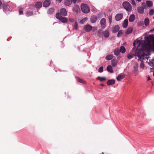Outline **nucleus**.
Returning <instances> with one entry per match:
<instances>
[{
	"label": "nucleus",
	"instance_id": "f257e3e1",
	"mask_svg": "<svg viewBox=\"0 0 154 154\" xmlns=\"http://www.w3.org/2000/svg\"><path fill=\"white\" fill-rule=\"evenodd\" d=\"M154 35H149L147 37H145L146 41L147 43L143 45L142 47L141 50L138 52L137 49L135 50L136 52L135 54L132 53H130L127 56L128 59L130 60L134 56H137L136 55L138 53L146 52L149 53L151 50L154 51Z\"/></svg>",
	"mask_w": 154,
	"mask_h": 154
},
{
	"label": "nucleus",
	"instance_id": "f03ea898",
	"mask_svg": "<svg viewBox=\"0 0 154 154\" xmlns=\"http://www.w3.org/2000/svg\"><path fill=\"white\" fill-rule=\"evenodd\" d=\"M139 58L138 59V61H140L141 63L140 65V68L143 69L144 67V64L143 62V60H148V58L147 54H145L144 52L142 51V52L138 53L136 55Z\"/></svg>",
	"mask_w": 154,
	"mask_h": 154
},
{
	"label": "nucleus",
	"instance_id": "7ed1b4c3",
	"mask_svg": "<svg viewBox=\"0 0 154 154\" xmlns=\"http://www.w3.org/2000/svg\"><path fill=\"white\" fill-rule=\"evenodd\" d=\"M122 6L127 11L130 12L132 11V7L128 2L127 1L123 2L122 3Z\"/></svg>",
	"mask_w": 154,
	"mask_h": 154
},
{
	"label": "nucleus",
	"instance_id": "20e7f679",
	"mask_svg": "<svg viewBox=\"0 0 154 154\" xmlns=\"http://www.w3.org/2000/svg\"><path fill=\"white\" fill-rule=\"evenodd\" d=\"M81 8L82 11L85 13H88L90 12V8L86 4H82L81 5Z\"/></svg>",
	"mask_w": 154,
	"mask_h": 154
},
{
	"label": "nucleus",
	"instance_id": "39448f33",
	"mask_svg": "<svg viewBox=\"0 0 154 154\" xmlns=\"http://www.w3.org/2000/svg\"><path fill=\"white\" fill-rule=\"evenodd\" d=\"M56 18L58 19L62 23H66L67 22V20L66 17H63L60 15L59 13H57L56 15Z\"/></svg>",
	"mask_w": 154,
	"mask_h": 154
},
{
	"label": "nucleus",
	"instance_id": "423d86ee",
	"mask_svg": "<svg viewBox=\"0 0 154 154\" xmlns=\"http://www.w3.org/2000/svg\"><path fill=\"white\" fill-rule=\"evenodd\" d=\"M138 66V64L137 63H135L133 66L134 69L132 70V73L135 76H137L139 74Z\"/></svg>",
	"mask_w": 154,
	"mask_h": 154
},
{
	"label": "nucleus",
	"instance_id": "0eeeda50",
	"mask_svg": "<svg viewBox=\"0 0 154 154\" xmlns=\"http://www.w3.org/2000/svg\"><path fill=\"white\" fill-rule=\"evenodd\" d=\"M100 23L101 25V28L102 29H104L106 26V19L105 18H102L100 21Z\"/></svg>",
	"mask_w": 154,
	"mask_h": 154
},
{
	"label": "nucleus",
	"instance_id": "6e6552de",
	"mask_svg": "<svg viewBox=\"0 0 154 154\" xmlns=\"http://www.w3.org/2000/svg\"><path fill=\"white\" fill-rule=\"evenodd\" d=\"M92 27L90 25H86L84 27V29L87 32H90L92 30Z\"/></svg>",
	"mask_w": 154,
	"mask_h": 154
},
{
	"label": "nucleus",
	"instance_id": "1a4fd4ad",
	"mask_svg": "<svg viewBox=\"0 0 154 154\" xmlns=\"http://www.w3.org/2000/svg\"><path fill=\"white\" fill-rule=\"evenodd\" d=\"M60 13L59 14L60 16L62 15L65 16H66L67 14V12L65 8H63L60 9Z\"/></svg>",
	"mask_w": 154,
	"mask_h": 154
},
{
	"label": "nucleus",
	"instance_id": "9d476101",
	"mask_svg": "<svg viewBox=\"0 0 154 154\" xmlns=\"http://www.w3.org/2000/svg\"><path fill=\"white\" fill-rule=\"evenodd\" d=\"M123 15L122 14H117L115 17V19L116 21H118L122 19Z\"/></svg>",
	"mask_w": 154,
	"mask_h": 154
},
{
	"label": "nucleus",
	"instance_id": "9b49d317",
	"mask_svg": "<svg viewBox=\"0 0 154 154\" xmlns=\"http://www.w3.org/2000/svg\"><path fill=\"white\" fill-rule=\"evenodd\" d=\"M125 76V75L123 73L120 74L116 78L118 81H121L123 79Z\"/></svg>",
	"mask_w": 154,
	"mask_h": 154
},
{
	"label": "nucleus",
	"instance_id": "f8f14e48",
	"mask_svg": "<svg viewBox=\"0 0 154 154\" xmlns=\"http://www.w3.org/2000/svg\"><path fill=\"white\" fill-rule=\"evenodd\" d=\"M119 29V26L116 25L115 26L112 27V31L113 32H117Z\"/></svg>",
	"mask_w": 154,
	"mask_h": 154
},
{
	"label": "nucleus",
	"instance_id": "ddd939ff",
	"mask_svg": "<svg viewBox=\"0 0 154 154\" xmlns=\"http://www.w3.org/2000/svg\"><path fill=\"white\" fill-rule=\"evenodd\" d=\"M137 12L140 14H142L144 12L143 8L142 7H139L137 8Z\"/></svg>",
	"mask_w": 154,
	"mask_h": 154
},
{
	"label": "nucleus",
	"instance_id": "4468645a",
	"mask_svg": "<svg viewBox=\"0 0 154 154\" xmlns=\"http://www.w3.org/2000/svg\"><path fill=\"white\" fill-rule=\"evenodd\" d=\"M50 0H46L43 3V6L45 7H47L50 5Z\"/></svg>",
	"mask_w": 154,
	"mask_h": 154
},
{
	"label": "nucleus",
	"instance_id": "2eb2a0df",
	"mask_svg": "<svg viewBox=\"0 0 154 154\" xmlns=\"http://www.w3.org/2000/svg\"><path fill=\"white\" fill-rule=\"evenodd\" d=\"M97 17L95 15H92L91 18V21L92 23H95L97 21Z\"/></svg>",
	"mask_w": 154,
	"mask_h": 154
},
{
	"label": "nucleus",
	"instance_id": "dca6fc26",
	"mask_svg": "<svg viewBox=\"0 0 154 154\" xmlns=\"http://www.w3.org/2000/svg\"><path fill=\"white\" fill-rule=\"evenodd\" d=\"M115 82V81L114 79H110L107 81V84L108 85H112L114 84Z\"/></svg>",
	"mask_w": 154,
	"mask_h": 154
},
{
	"label": "nucleus",
	"instance_id": "f3484780",
	"mask_svg": "<svg viewBox=\"0 0 154 154\" xmlns=\"http://www.w3.org/2000/svg\"><path fill=\"white\" fill-rule=\"evenodd\" d=\"M135 16L134 14H132L131 15L129 18V21L131 22H133L135 20Z\"/></svg>",
	"mask_w": 154,
	"mask_h": 154
},
{
	"label": "nucleus",
	"instance_id": "a211bd4d",
	"mask_svg": "<svg viewBox=\"0 0 154 154\" xmlns=\"http://www.w3.org/2000/svg\"><path fill=\"white\" fill-rule=\"evenodd\" d=\"M118 61L117 60L114 59L111 61V63L112 66L113 67H115L117 66Z\"/></svg>",
	"mask_w": 154,
	"mask_h": 154
},
{
	"label": "nucleus",
	"instance_id": "6ab92c4d",
	"mask_svg": "<svg viewBox=\"0 0 154 154\" xmlns=\"http://www.w3.org/2000/svg\"><path fill=\"white\" fill-rule=\"evenodd\" d=\"M133 30V29L132 27H129L125 31V33L127 34H130L132 32Z\"/></svg>",
	"mask_w": 154,
	"mask_h": 154
},
{
	"label": "nucleus",
	"instance_id": "aec40b11",
	"mask_svg": "<svg viewBox=\"0 0 154 154\" xmlns=\"http://www.w3.org/2000/svg\"><path fill=\"white\" fill-rule=\"evenodd\" d=\"M146 3L147 7L149 8L151 7L153 5V3L151 1H146Z\"/></svg>",
	"mask_w": 154,
	"mask_h": 154
},
{
	"label": "nucleus",
	"instance_id": "412c9836",
	"mask_svg": "<svg viewBox=\"0 0 154 154\" xmlns=\"http://www.w3.org/2000/svg\"><path fill=\"white\" fill-rule=\"evenodd\" d=\"M80 10V8L79 6L76 5L74 6L73 8L74 11L76 13H77Z\"/></svg>",
	"mask_w": 154,
	"mask_h": 154
},
{
	"label": "nucleus",
	"instance_id": "4be33fe9",
	"mask_svg": "<svg viewBox=\"0 0 154 154\" xmlns=\"http://www.w3.org/2000/svg\"><path fill=\"white\" fill-rule=\"evenodd\" d=\"M107 71L111 73H112L113 72L112 67L111 65H108L107 67Z\"/></svg>",
	"mask_w": 154,
	"mask_h": 154
},
{
	"label": "nucleus",
	"instance_id": "5701e85b",
	"mask_svg": "<svg viewBox=\"0 0 154 154\" xmlns=\"http://www.w3.org/2000/svg\"><path fill=\"white\" fill-rule=\"evenodd\" d=\"M128 20L127 19H125L122 24V26L124 28H126L128 26Z\"/></svg>",
	"mask_w": 154,
	"mask_h": 154
},
{
	"label": "nucleus",
	"instance_id": "b1692460",
	"mask_svg": "<svg viewBox=\"0 0 154 154\" xmlns=\"http://www.w3.org/2000/svg\"><path fill=\"white\" fill-rule=\"evenodd\" d=\"M54 8H51L48 10L47 13L48 14H51L54 12Z\"/></svg>",
	"mask_w": 154,
	"mask_h": 154
},
{
	"label": "nucleus",
	"instance_id": "393cba45",
	"mask_svg": "<svg viewBox=\"0 0 154 154\" xmlns=\"http://www.w3.org/2000/svg\"><path fill=\"white\" fill-rule=\"evenodd\" d=\"M148 64L150 66L154 67V61H153V59L149 60Z\"/></svg>",
	"mask_w": 154,
	"mask_h": 154
},
{
	"label": "nucleus",
	"instance_id": "a878e982",
	"mask_svg": "<svg viewBox=\"0 0 154 154\" xmlns=\"http://www.w3.org/2000/svg\"><path fill=\"white\" fill-rule=\"evenodd\" d=\"M103 35L105 37H108L109 36V33L108 30H106L103 32Z\"/></svg>",
	"mask_w": 154,
	"mask_h": 154
},
{
	"label": "nucleus",
	"instance_id": "bb28decb",
	"mask_svg": "<svg viewBox=\"0 0 154 154\" xmlns=\"http://www.w3.org/2000/svg\"><path fill=\"white\" fill-rule=\"evenodd\" d=\"M119 51L120 52L122 53H124L126 51V49L124 46H122L120 48Z\"/></svg>",
	"mask_w": 154,
	"mask_h": 154
},
{
	"label": "nucleus",
	"instance_id": "cd10ccee",
	"mask_svg": "<svg viewBox=\"0 0 154 154\" xmlns=\"http://www.w3.org/2000/svg\"><path fill=\"white\" fill-rule=\"evenodd\" d=\"M149 23V19L148 18H146L144 20V24L145 25L147 26L148 25Z\"/></svg>",
	"mask_w": 154,
	"mask_h": 154
},
{
	"label": "nucleus",
	"instance_id": "c85d7f7f",
	"mask_svg": "<svg viewBox=\"0 0 154 154\" xmlns=\"http://www.w3.org/2000/svg\"><path fill=\"white\" fill-rule=\"evenodd\" d=\"M113 57V55L112 54H110L108 55L106 57V59L107 60H111Z\"/></svg>",
	"mask_w": 154,
	"mask_h": 154
},
{
	"label": "nucleus",
	"instance_id": "c756f323",
	"mask_svg": "<svg viewBox=\"0 0 154 154\" xmlns=\"http://www.w3.org/2000/svg\"><path fill=\"white\" fill-rule=\"evenodd\" d=\"M76 79L77 81H78L80 83H82L83 84H85V81L79 78H78L76 77Z\"/></svg>",
	"mask_w": 154,
	"mask_h": 154
},
{
	"label": "nucleus",
	"instance_id": "7c9ffc66",
	"mask_svg": "<svg viewBox=\"0 0 154 154\" xmlns=\"http://www.w3.org/2000/svg\"><path fill=\"white\" fill-rule=\"evenodd\" d=\"M36 6L38 8H40L42 7V3L40 2H37L36 4Z\"/></svg>",
	"mask_w": 154,
	"mask_h": 154
},
{
	"label": "nucleus",
	"instance_id": "2f4dec72",
	"mask_svg": "<svg viewBox=\"0 0 154 154\" xmlns=\"http://www.w3.org/2000/svg\"><path fill=\"white\" fill-rule=\"evenodd\" d=\"M120 52L119 50L118 49H116L114 50V54L115 55L118 56Z\"/></svg>",
	"mask_w": 154,
	"mask_h": 154
},
{
	"label": "nucleus",
	"instance_id": "473e14b6",
	"mask_svg": "<svg viewBox=\"0 0 154 154\" xmlns=\"http://www.w3.org/2000/svg\"><path fill=\"white\" fill-rule=\"evenodd\" d=\"M71 2L70 0H66L65 1V5L67 6H69L71 4Z\"/></svg>",
	"mask_w": 154,
	"mask_h": 154
},
{
	"label": "nucleus",
	"instance_id": "72a5a7b5",
	"mask_svg": "<svg viewBox=\"0 0 154 154\" xmlns=\"http://www.w3.org/2000/svg\"><path fill=\"white\" fill-rule=\"evenodd\" d=\"M33 14V13L32 11H28L26 13V15L27 17H29L32 15Z\"/></svg>",
	"mask_w": 154,
	"mask_h": 154
},
{
	"label": "nucleus",
	"instance_id": "f704fd0d",
	"mask_svg": "<svg viewBox=\"0 0 154 154\" xmlns=\"http://www.w3.org/2000/svg\"><path fill=\"white\" fill-rule=\"evenodd\" d=\"M98 80L100 82L104 81L106 80V78L104 77H98Z\"/></svg>",
	"mask_w": 154,
	"mask_h": 154
},
{
	"label": "nucleus",
	"instance_id": "c9c22d12",
	"mask_svg": "<svg viewBox=\"0 0 154 154\" xmlns=\"http://www.w3.org/2000/svg\"><path fill=\"white\" fill-rule=\"evenodd\" d=\"M141 5L142 6V7L143 8V10L146 9L147 7H148L146 4L144 2H142L141 3Z\"/></svg>",
	"mask_w": 154,
	"mask_h": 154
},
{
	"label": "nucleus",
	"instance_id": "e433bc0d",
	"mask_svg": "<svg viewBox=\"0 0 154 154\" xmlns=\"http://www.w3.org/2000/svg\"><path fill=\"white\" fill-rule=\"evenodd\" d=\"M88 20V18L87 17H85L83 19L80 21V23H84Z\"/></svg>",
	"mask_w": 154,
	"mask_h": 154
},
{
	"label": "nucleus",
	"instance_id": "4c0bfd02",
	"mask_svg": "<svg viewBox=\"0 0 154 154\" xmlns=\"http://www.w3.org/2000/svg\"><path fill=\"white\" fill-rule=\"evenodd\" d=\"M73 29H75V30H77V26H78V23L77 22H75L74 24L73 25Z\"/></svg>",
	"mask_w": 154,
	"mask_h": 154
},
{
	"label": "nucleus",
	"instance_id": "58836bf2",
	"mask_svg": "<svg viewBox=\"0 0 154 154\" xmlns=\"http://www.w3.org/2000/svg\"><path fill=\"white\" fill-rule=\"evenodd\" d=\"M8 6L7 5H3V8L4 10L5 11H7L8 10Z\"/></svg>",
	"mask_w": 154,
	"mask_h": 154
},
{
	"label": "nucleus",
	"instance_id": "ea45409f",
	"mask_svg": "<svg viewBox=\"0 0 154 154\" xmlns=\"http://www.w3.org/2000/svg\"><path fill=\"white\" fill-rule=\"evenodd\" d=\"M154 12V10L153 9H151L149 12V14L150 15H153Z\"/></svg>",
	"mask_w": 154,
	"mask_h": 154
},
{
	"label": "nucleus",
	"instance_id": "a19ab883",
	"mask_svg": "<svg viewBox=\"0 0 154 154\" xmlns=\"http://www.w3.org/2000/svg\"><path fill=\"white\" fill-rule=\"evenodd\" d=\"M122 32L121 30H120L118 33L117 36L119 37H120L121 35L122 34Z\"/></svg>",
	"mask_w": 154,
	"mask_h": 154
},
{
	"label": "nucleus",
	"instance_id": "79ce46f5",
	"mask_svg": "<svg viewBox=\"0 0 154 154\" xmlns=\"http://www.w3.org/2000/svg\"><path fill=\"white\" fill-rule=\"evenodd\" d=\"M103 67L102 66L100 67L98 69V72H102L103 71Z\"/></svg>",
	"mask_w": 154,
	"mask_h": 154
},
{
	"label": "nucleus",
	"instance_id": "37998d69",
	"mask_svg": "<svg viewBox=\"0 0 154 154\" xmlns=\"http://www.w3.org/2000/svg\"><path fill=\"white\" fill-rule=\"evenodd\" d=\"M131 4L134 6H135L136 5L135 2L134 0H131Z\"/></svg>",
	"mask_w": 154,
	"mask_h": 154
},
{
	"label": "nucleus",
	"instance_id": "c03bdc74",
	"mask_svg": "<svg viewBox=\"0 0 154 154\" xmlns=\"http://www.w3.org/2000/svg\"><path fill=\"white\" fill-rule=\"evenodd\" d=\"M109 21V22L111 23L112 21V16H110L108 18Z\"/></svg>",
	"mask_w": 154,
	"mask_h": 154
},
{
	"label": "nucleus",
	"instance_id": "a18cd8bd",
	"mask_svg": "<svg viewBox=\"0 0 154 154\" xmlns=\"http://www.w3.org/2000/svg\"><path fill=\"white\" fill-rule=\"evenodd\" d=\"M23 11L22 10V8H20L19 10V14L20 15L23 14Z\"/></svg>",
	"mask_w": 154,
	"mask_h": 154
},
{
	"label": "nucleus",
	"instance_id": "49530a36",
	"mask_svg": "<svg viewBox=\"0 0 154 154\" xmlns=\"http://www.w3.org/2000/svg\"><path fill=\"white\" fill-rule=\"evenodd\" d=\"M150 70L151 72H153V75L154 76V68L153 67L150 68Z\"/></svg>",
	"mask_w": 154,
	"mask_h": 154
},
{
	"label": "nucleus",
	"instance_id": "de8ad7c7",
	"mask_svg": "<svg viewBox=\"0 0 154 154\" xmlns=\"http://www.w3.org/2000/svg\"><path fill=\"white\" fill-rule=\"evenodd\" d=\"M97 29V27H92V30L94 32Z\"/></svg>",
	"mask_w": 154,
	"mask_h": 154
},
{
	"label": "nucleus",
	"instance_id": "09e8293b",
	"mask_svg": "<svg viewBox=\"0 0 154 154\" xmlns=\"http://www.w3.org/2000/svg\"><path fill=\"white\" fill-rule=\"evenodd\" d=\"M69 20L71 22H74V19L72 18H70L69 19Z\"/></svg>",
	"mask_w": 154,
	"mask_h": 154
},
{
	"label": "nucleus",
	"instance_id": "8fccbe9b",
	"mask_svg": "<svg viewBox=\"0 0 154 154\" xmlns=\"http://www.w3.org/2000/svg\"><path fill=\"white\" fill-rule=\"evenodd\" d=\"M71 0V2L74 3H75L76 2V0Z\"/></svg>",
	"mask_w": 154,
	"mask_h": 154
},
{
	"label": "nucleus",
	"instance_id": "3c124183",
	"mask_svg": "<svg viewBox=\"0 0 154 154\" xmlns=\"http://www.w3.org/2000/svg\"><path fill=\"white\" fill-rule=\"evenodd\" d=\"M143 24V22H140L139 23V25H142Z\"/></svg>",
	"mask_w": 154,
	"mask_h": 154
},
{
	"label": "nucleus",
	"instance_id": "603ef678",
	"mask_svg": "<svg viewBox=\"0 0 154 154\" xmlns=\"http://www.w3.org/2000/svg\"><path fill=\"white\" fill-rule=\"evenodd\" d=\"M151 79H150V77L148 76V77L147 80H148V81H149V80H150Z\"/></svg>",
	"mask_w": 154,
	"mask_h": 154
},
{
	"label": "nucleus",
	"instance_id": "864d4df0",
	"mask_svg": "<svg viewBox=\"0 0 154 154\" xmlns=\"http://www.w3.org/2000/svg\"><path fill=\"white\" fill-rule=\"evenodd\" d=\"M154 31V28L153 29L150 30V32H152Z\"/></svg>",
	"mask_w": 154,
	"mask_h": 154
},
{
	"label": "nucleus",
	"instance_id": "5fc2aeb1",
	"mask_svg": "<svg viewBox=\"0 0 154 154\" xmlns=\"http://www.w3.org/2000/svg\"><path fill=\"white\" fill-rule=\"evenodd\" d=\"M2 4V2L0 0V7L1 6Z\"/></svg>",
	"mask_w": 154,
	"mask_h": 154
},
{
	"label": "nucleus",
	"instance_id": "6e6d98bb",
	"mask_svg": "<svg viewBox=\"0 0 154 154\" xmlns=\"http://www.w3.org/2000/svg\"><path fill=\"white\" fill-rule=\"evenodd\" d=\"M56 1L60 2H61L62 0H56Z\"/></svg>",
	"mask_w": 154,
	"mask_h": 154
},
{
	"label": "nucleus",
	"instance_id": "4d7b16f0",
	"mask_svg": "<svg viewBox=\"0 0 154 154\" xmlns=\"http://www.w3.org/2000/svg\"><path fill=\"white\" fill-rule=\"evenodd\" d=\"M138 2H140L142 0H136Z\"/></svg>",
	"mask_w": 154,
	"mask_h": 154
},
{
	"label": "nucleus",
	"instance_id": "13d9d810",
	"mask_svg": "<svg viewBox=\"0 0 154 154\" xmlns=\"http://www.w3.org/2000/svg\"><path fill=\"white\" fill-rule=\"evenodd\" d=\"M136 42V41H135V42H134V43H133V45H134V47H135V43Z\"/></svg>",
	"mask_w": 154,
	"mask_h": 154
},
{
	"label": "nucleus",
	"instance_id": "bf43d9fd",
	"mask_svg": "<svg viewBox=\"0 0 154 154\" xmlns=\"http://www.w3.org/2000/svg\"><path fill=\"white\" fill-rule=\"evenodd\" d=\"M100 31V30H98V33H99V32Z\"/></svg>",
	"mask_w": 154,
	"mask_h": 154
},
{
	"label": "nucleus",
	"instance_id": "052dcab7",
	"mask_svg": "<svg viewBox=\"0 0 154 154\" xmlns=\"http://www.w3.org/2000/svg\"><path fill=\"white\" fill-rule=\"evenodd\" d=\"M102 154H104V153H103V152H102Z\"/></svg>",
	"mask_w": 154,
	"mask_h": 154
},
{
	"label": "nucleus",
	"instance_id": "680f3d73",
	"mask_svg": "<svg viewBox=\"0 0 154 154\" xmlns=\"http://www.w3.org/2000/svg\"><path fill=\"white\" fill-rule=\"evenodd\" d=\"M134 51V49L132 50V51Z\"/></svg>",
	"mask_w": 154,
	"mask_h": 154
},
{
	"label": "nucleus",
	"instance_id": "e2e57ef3",
	"mask_svg": "<svg viewBox=\"0 0 154 154\" xmlns=\"http://www.w3.org/2000/svg\"><path fill=\"white\" fill-rule=\"evenodd\" d=\"M153 19H154V17H153Z\"/></svg>",
	"mask_w": 154,
	"mask_h": 154
}]
</instances>
